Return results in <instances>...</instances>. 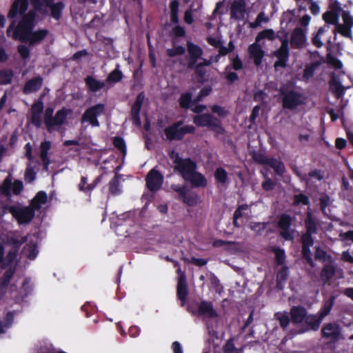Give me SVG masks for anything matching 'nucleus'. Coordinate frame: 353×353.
I'll list each match as a JSON object with an SVG mask.
<instances>
[{"label":"nucleus","instance_id":"obj_1","mask_svg":"<svg viewBox=\"0 0 353 353\" xmlns=\"http://www.w3.org/2000/svg\"><path fill=\"white\" fill-rule=\"evenodd\" d=\"M304 224L306 232L303 234L301 237L302 244L301 254L303 259L306 261L307 263L312 268H314L315 263L312 258L310 247L314 245V241L312 236L317 233L318 228L317 222L310 210H308L306 213Z\"/></svg>","mask_w":353,"mask_h":353},{"label":"nucleus","instance_id":"obj_2","mask_svg":"<svg viewBox=\"0 0 353 353\" xmlns=\"http://www.w3.org/2000/svg\"><path fill=\"white\" fill-rule=\"evenodd\" d=\"M206 109V106L203 104L196 105L192 110L197 114L193 117V123L199 128H208L210 130L214 132L216 137L223 135L225 130L222 125L221 121L210 113L201 114Z\"/></svg>","mask_w":353,"mask_h":353},{"label":"nucleus","instance_id":"obj_3","mask_svg":"<svg viewBox=\"0 0 353 353\" xmlns=\"http://www.w3.org/2000/svg\"><path fill=\"white\" fill-rule=\"evenodd\" d=\"M279 93L284 109L293 110L305 103L303 94L292 89L289 85L281 86Z\"/></svg>","mask_w":353,"mask_h":353},{"label":"nucleus","instance_id":"obj_4","mask_svg":"<svg viewBox=\"0 0 353 353\" xmlns=\"http://www.w3.org/2000/svg\"><path fill=\"white\" fill-rule=\"evenodd\" d=\"M33 8L37 12L45 14L48 11L46 8L50 9V14L56 20H59L62 16V12L65 8L63 1L54 3V0H30Z\"/></svg>","mask_w":353,"mask_h":353},{"label":"nucleus","instance_id":"obj_5","mask_svg":"<svg viewBox=\"0 0 353 353\" xmlns=\"http://www.w3.org/2000/svg\"><path fill=\"white\" fill-rule=\"evenodd\" d=\"M28 8V0H14L8 12V17L14 19L17 17V14H19L23 15L22 18L23 19L34 27V21L36 18V12L37 11L33 8V10H30L26 14Z\"/></svg>","mask_w":353,"mask_h":353},{"label":"nucleus","instance_id":"obj_6","mask_svg":"<svg viewBox=\"0 0 353 353\" xmlns=\"http://www.w3.org/2000/svg\"><path fill=\"white\" fill-rule=\"evenodd\" d=\"M174 170L178 172L184 180L196 170V163L190 158H181L179 154H176V158L173 160Z\"/></svg>","mask_w":353,"mask_h":353},{"label":"nucleus","instance_id":"obj_7","mask_svg":"<svg viewBox=\"0 0 353 353\" xmlns=\"http://www.w3.org/2000/svg\"><path fill=\"white\" fill-rule=\"evenodd\" d=\"M252 158L256 163L260 165L270 166L278 176H282L285 172L284 163L276 158L268 157L263 153H254Z\"/></svg>","mask_w":353,"mask_h":353},{"label":"nucleus","instance_id":"obj_8","mask_svg":"<svg viewBox=\"0 0 353 353\" xmlns=\"http://www.w3.org/2000/svg\"><path fill=\"white\" fill-rule=\"evenodd\" d=\"M10 214L19 225H23L31 222L34 217L35 212L30 205L21 206L18 204L11 205Z\"/></svg>","mask_w":353,"mask_h":353},{"label":"nucleus","instance_id":"obj_9","mask_svg":"<svg viewBox=\"0 0 353 353\" xmlns=\"http://www.w3.org/2000/svg\"><path fill=\"white\" fill-rule=\"evenodd\" d=\"M195 127L192 125H186L181 128H177L170 125L164 130L165 135L170 141H181L185 134H193L195 133Z\"/></svg>","mask_w":353,"mask_h":353},{"label":"nucleus","instance_id":"obj_10","mask_svg":"<svg viewBox=\"0 0 353 353\" xmlns=\"http://www.w3.org/2000/svg\"><path fill=\"white\" fill-rule=\"evenodd\" d=\"M321 336L332 343H336L343 339L341 327L336 322L325 323L321 328Z\"/></svg>","mask_w":353,"mask_h":353},{"label":"nucleus","instance_id":"obj_11","mask_svg":"<svg viewBox=\"0 0 353 353\" xmlns=\"http://www.w3.org/2000/svg\"><path fill=\"white\" fill-rule=\"evenodd\" d=\"M105 112V105L103 103H97L85 110L81 117V122L88 121L93 127H99L100 125L97 117L101 115Z\"/></svg>","mask_w":353,"mask_h":353},{"label":"nucleus","instance_id":"obj_12","mask_svg":"<svg viewBox=\"0 0 353 353\" xmlns=\"http://www.w3.org/2000/svg\"><path fill=\"white\" fill-rule=\"evenodd\" d=\"M146 187L150 192H157L163 183V174L155 168L149 171L145 177Z\"/></svg>","mask_w":353,"mask_h":353},{"label":"nucleus","instance_id":"obj_13","mask_svg":"<svg viewBox=\"0 0 353 353\" xmlns=\"http://www.w3.org/2000/svg\"><path fill=\"white\" fill-rule=\"evenodd\" d=\"M274 55L277 58V60L274 62V67L275 68H285L290 55L289 42L287 39L281 41L280 48L274 51Z\"/></svg>","mask_w":353,"mask_h":353},{"label":"nucleus","instance_id":"obj_14","mask_svg":"<svg viewBox=\"0 0 353 353\" xmlns=\"http://www.w3.org/2000/svg\"><path fill=\"white\" fill-rule=\"evenodd\" d=\"M31 31L25 26L20 27L19 23L16 26V21L14 19L7 30V34L9 36L12 32V37L14 39H18L21 42H27Z\"/></svg>","mask_w":353,"mask_h":353},{"label":"nucleus","instance_id":"obj_15","mask_svg":"<svg viewBox=\"0 0 353 353\" xmlns=\"http://www.w3.org/2000/svg\"><path fill=\"white\" fill-rule=\"evenodd\" d=\"M292 219L290 215L283 213L279 217L278 227L281 230L280 235L285 240L290 241L294 239L293 232L290 231Z\"/></svg>","mask_w":353,"mask_h":353},{"label":"nucleus","instance_id":"obj_16","mask_svg":"<svg viewBox=\"0 0 353 353\" xmlns=\"http://www.w3.org/2000/svg\"><path fill=\"white\" fill-rule=\"evenodd\" d=\"M145 99V94L143 92H139L135 99L134 104L132 105L130 110L131 119L132 123L140 127L141 125V121L140 118V112L141 110L142 105Z\"/></svg>","mask_w":353,"mask_h":353},{"label":"nucleus","instance_id":"obj_17","mask_svg":"<svg viewBox=\"0 0 353 353\" xmlns=\"http://www.w3.org/2000/svg\"><path fill=\"white\" fill-rule=\"evenodd\" d=\"M43 102L39 99L37 101H35L30 110V121L32 124L37 128L41 127L42 121H41V114L43 111Z\"/></svg>","mask_w":353,"mask_h":353},{"label":"nucleus","instance_id":"obj_18","mask_svg":"<svg viewBox=\"0 0 353 353\" xmlns=\"http://www.w3.org/2000/svg\"><path fill=\"white\" fill-rule=\"evenodd\" d=\"M102 174L97 176L92 183H88L87 176H82L79 183L77 185L78 190L83 192L86 196L90 199L92 190L97 187V185L101 181Z\"/></svg>","mask_w":353,"mask_h":353},{"label":"nucleus","instance_id":"obj_19","mask_svg":"<svg viewBox=\"0 0 353 353\" xmlns=\"http://www.w3.org/2000/svg\"><path fill=\"white\" fill-rule=\"evenodd\" d=\"M246 3L245 0H234L230 6L231 19L241 21L245 17L246 12Z\"/></svg>","mask_w":353,"mask_h":353},{"label":"nucleus","instance_id":"obj_20","mask_svg":"<svg viewBox=\"0 0 353 353\" xmlns=\"http://www.w3.org/2000/svg\"><path fill=\"white\" fill-rule=\"evenodd\" d=\"M188 288L186 281V276L184 272L181 273L178 279L176 287V296L179 300L181 302V305H183L188 298Z\"/></svg>","mask_w":353,"mask_h":353},{"label":"nucleus","instance_id":"obj_21","mask_svg":"<svg viewBox=\"0 0 353 353\" xmlns=\"http://www.w3.org/2000/svg\"><path fill=\"white\" fill-rule=\"evenodd\" d=\"M198 315L214 319L219 316L217 312L213 307L212 301L202 300L198 305Z\"/></svg>","mask_w":353,"mask_h":353},{"label":"nucleus","instance_id":"obj_22","mask_svg":"<svg viewBox=\"0 0 353 353\" xmlns=\"http://www.w3.org/2000/svg\"><path fill=\"white\" fill-rule=\"evenodd\" d=\"M306 32L301 28H296L291 34V46L292 48L301 49L304 47L306 42Z\"/></svg>","mask_w":353,"mask_h":353},{"label":"nucleus","instance_id":"obj_23","mask_svg":"<svg viewBox=\"0 0 353 353\" xmlns=\"http://www.w3.org/2000/svg\"><path fill=\"white\" fill-rule=\"evenodd\" d=\"M307 310L302 305H294L290 308V316L294 324H300L304 322L307 317Z\"/></svg>","mask_w":353,"mask_h":353},{"label":"nucleus","instance_id":"obj_24","mask_svg":"<svg viewBox=\"0 0 353 353\" xmlns=\"http://www.w3.org/2000/svg\"><path fill=\"white\" fill-rule=\"evenodd\" d=\"M43 79L41 76H37L28 80L23 88V92L28 94L38 91L42 86Z\"/></svg>","mask_w":353,"mask_h":353},{"label":"nucleus","instance_id":"obj_25","mask_svg":"<svg viewBox=\"0 0 353 353\" xmlns=\"http://www.w3.org/2000/svg\"><path fill=\"white\" fill-rule=\"evenodd\" d=\"M257 43L258 42L252 43L249 46V53L250 57L253 59L254 64L258 66L262 63L264 51Z\"/></svg>","mask_w":353,"mask_h":353},{"label":"nucleus","instance_id":"obj_26","mask_svg":"<svg viewBox=\"0 0 353 353\" xmlns=\"http://www.w3.org/2000/svg\"><path fill=\"white\" fill-rule=\"evenodd\" d=\"M322 321L323 319L319 315L317 316L315 314H307V317H305L304 322L308 326V329L301 330L299 333H303L308 330L317 331L320 327Z\"/></svg>","mask_w":353,"mask_h":353},{"label":"nucleus","instance_id":"obj_27","mask_svg":"<svg viewBox=\"0 0 353 353\" xmlns=\"http://www.w3.org/2000/svg\"><path fill=\"white\" fill-rule=\"evenodd\" d=\"M330 90L334 97L339 99L342 98L345 94V88L341 83L335 77H332L329 82Z\"/></svg>","mask_w":353,"mask_h":353},{"label":"nucleus","instance_id":"obj_28","mask_svg":"<svg viewBox=\"0 0 353 353\" xmlns=\"http://www.w3.org/2000/svg\"><path fill=\"white\" fill-rule=\"evenodd\" d=\"M48 201V196L46 192L39 191L35 196L31 200L30 206L34 209V211L39 210L41 205L46 204Z\"/></svg>","mask_w":353,"mask_h":353},{"label":"nucleus","instance_id":"obj_29","mask_svg":"<svg viewBox=\"0 0 353 353\" xmlns=\"http://www.w3.org/2000/svg\"><path fill=\"white\" fill-rule=\"evenodd\" d=\"M188 177L189 178H188L186 181H189L193 187H205L207 185V180L205 176L201 173L198 172L196 170Z\"/></svg>","mask_w":353,"mask_h":353},{"label":"nucleus","instance_id":"obj_30","mask_svg":"<svg viewBox=\"0 0 353 353\" xmlns=\"http://www.w3.org/2000/svg\"><path fill=\"white\" fill-rule=\"evenodd\" d=\"M71 112L70 110L67 109L66 108H62L61 110H58L54 119L51 123L52 124V130L54 126H61L65 122L67 119L68 114Z\"/></svg>","mask_w":353,"mask_h":353},{"label":"nucleus","instance_id":"obj_31","mask_svg":"<svg viewBox=\"0 0 353 353\" xmlns=\"http://www.w3.org/2000/svg\"><path fill=\"white\" fill-rule=\"evenodd\" d=\"M48 30L46 29H41L34 32H32V30L28 41H29L30 46L39 43L46 38L48 34Z\"/></svg>","mask_w":353,"mask_h":353},{"label":"nucleus","instance_id":"obj_32","mask_svg":"<svg viewBox=\"0 0 353 353\" xmlns=\"http://www.w3.org/2000/svg\"><path fill=\"white\" fill-rule=\"evenodd\" d=\"M336 274V268L333 264H325L323 265L320 273L321 279L327 283L332 279Z\"/></svg>","mask_w":353,"mask_h":353},{"label":"nucleus","instance_id":"obj_33","mask_svg":"<svg viewBox=\"0 0 353 353\" xmlns=\"http://www.w3.org/2000/svg\"><path fill=\"white\" fill-rule=\"evenodd\" d=\"M85 83L88 89L92 92L99 91L105 86V83L103 81H99L92 76H88L85 79Z\"/></svg>","mask_w":353,"mask_h":353},{"label":"nucleus","instance_id":"obj_34","mask_svg":"<svg viewBox=\"0 0 353 353\" xmlns=\"http://www.w3.org/2000/svg\"><path fill=\"white\" fill-rule=\"evenodd\" d=\"M336 300L335 296H331L327 300L325 301L322 307L321 308L319 314L321 317V319H324L326 316H327L334 304Z\"/></svg>","mask_w":353,"mask_h":353},{"label":"nucleus","instance_id":"obj_35","mask_svg":"<svg viewBox=\"0 0 353 353\" xmlns=\"http://www.w3.org/2000/svg\"><path fill=\"white\" fill-rule=\"evenodd\" d=\"M109 192L114 196L118 195L121 192L120 176L119 174H116L109 182Z\"/></svg>","mask_w":353,"mask_h":353},{"label":"nucleus","instance_id":"obj_36","mask_svg":"<svg viewBox=\"0 0 353 353\" xmlns=\"http://www.w3.org/2000/svg\"><path fill=\"white\" fill-rule=\"evenodd\" d=\"M187 49L189 56L193 58L201 59L203 54L202 48L191 41L187 42Z\"/></svg>","mask_w":353,"mask_h":353},{"label":"nucleus","instance_id":"obj_37","mask_svg":"<svg viewBox=\"0 0 353 353\" xmlns=\"http://www.w3.org/2000/svg\"><path fill=\"white\" fill-rule=\"evenodd\" d=\"M179 2L177 0H172L170 4V19L172 23L177 24L179 23Z\"/></svg>","mask_w":353,"mask_h":353},{"label":"nucleus","instance_id":"obj_38","mask_svg":"<svg viewBox=\"0 0 353 353\" xmlns=\"http://www.w3.org/2000/svg\"><path fill=\"white\" fill-rule=\"evenodd\" d=\"M14 72L11 69L0 70V85H8L12 82Z\"/></svg>","mask_w":353,"mask_h":353},{"label":"nucleus","instance_id":"obj_39","mask_svg":"<svg viewBox=\"0 0 353 353\" xmlns=\"http://www.w3.org/2000/svg\"><path fill=\"white\" fill-rule=\"evenodd\" d=\"M54 108L48 107L44 112L43 121L48 132L52 131V121L54 119L53 117Z\"/></svg>","mask_w":353,"mask_h":353},{"label":"nucleus","instance_id":"obj_40","mask_svg":"<svg viewBox=\"0 0 353 353\" xmlns=\"http://www.w3.org/2000/svg\"><path fill=\"white\" fill-rule=\"evenodd\" d=\"M192 98L191 92H187L181 94L179 100L180 107L183 109H189L192 103Z\"/></svg>","mask_w":353,"mask_h":353},{"label":"nucleus","instance_id":"obj_41","mask_svg":"<svg viewBox=\"0 0 353 353\" xmlns=\"http://www.w3.org/2000/svg\"><path fill=\"white\" fill-rule=\"evenodd\" d=\"M12 176L10 174L7 176V177L4 179L2 185L0 186V192L2 194L9 196L11 194V189H12Z\"/></svg>","mask_w":353,"mask_h":353},{"label":"nucleus","instance_id":"obj_42","mask_svg":"<svg viewBox=\"0 0 353 353\" xmlns=\"http://www.w3.org/2000/svg\"><path fill=\"white\" fill-rule=\"evenodd\" d=\"M199 200V196L196 193H188L186 192L184 197L181 201L188 206H194L197 204Z\"/></svg>","mask_w":353,"mask_h":353},{"label":"nucleus","instance_id":"obj_43","mask_svg":"<svg viewBox=\"0 0 353 353\" xmlns=\"http://www.w3.org/2000/svg\"><path fill=\"white\" fill-rule=\"evenodd\" d=\"M275 38V33L272 29H265L261 31L256 37V42H259L262 39H267L272 41Z\"/></svg>","mask_w":353,"mask_h":353},{"label":"nucleus","instance_id":"obj_44","mask_svg":"<svg viewBox=\"0 0 353 353\" xmlns=\"http://www.w3.org/2000/svg\"><path fill=\"white\" fill-rule=\"evenodd\" d=\"M214 178L217 183L225 184L228 180V172L223 168H218L214 172Z\"/></svg>","mask_w":353,"mask_h":353},{"label":"nucleus","instance_id":"obj_45","mask_svg":"<svg viewBox=\"0 0 353 353\" xmlns=\"http://www.w3.org/2000/svg\"><path fill=\"white\" fill-rule=\"evenodd\" d=\"M339 18V13H334L330 11H327L323 14V19L328 24L336 26L338 24Z\"/></svg>","mask_w":353,"mask_h":353},{"label":"nucleus","instance_id":"obj_46","mask_svg":"<svg viewBox=\"0 0 353 353\" xmlns=\"http://www.w3.org/2000/svg\"><path fill=\"white\" fill-rule=\"evenodd\" d=\"M317 66V63H312L310 65H307L303 70V79L304 81H307L311 79L314 76Z\"/></svg>","mask_w":353,"mask_h":353},{"label":"nucleus","instance_id":"obj_47","mask_svg":"<svg viewBox=\"0 0 353 353\" xmlns=\"http://www.w3.org/2000/svg\"><path fill=\"white\" fill-rule=\"evenodd\" d=\"M114 146L119 150L122 155L124 157L127 153L126 145L124 139L121 137H115L113 139Z\"/></svg>","mask_w":353,"mask_h":353},{"label":"nucleus","instance_id":"obj_48","mask_svg":"<svg viewBox=\"0 0 353 353\" xmlns=\"http://www.w3.org/2000/svg\"><path fill=\"white\" fill-rule=\"evenodd\" d=\"M275 318L279 321L280 326L283 330H285L288 327L291 321L290 318L286 313L281 314L277 312L275 314Z\"/></svg>","mask_w":353,"mask_h":353},{"label":"nucleus","instance_id":"obj_49","mask_svg":"<svg viewBox=\"0 0 353 353\" xmlns=\"http://www.w3.org/2000/svg\"><path fill=\"white\" fill-rule=\"evenodd\" d=\"M314 258L316 260H322L323 261H332L331 256L319 246L315 248Z\"/></svg>","mask_w":353,"mask_h":353},{"label":"nucleus","instance_id":"obj_50","mask_svg":"<svg viewBox=\"0 0 353 353\" xmlns=\"http://www.w3.org/2000/svg\"><path fill=\"white\" fill-rule=\"evenodd\" d=\"M122 78V72L119 68H116L108 74L106 81L110 83H117L120 81Z\"/></svg>","mask_w":353,"mask_h":353},{"label":"nucleus","instance_id":"obj_51","mask_svg":"<svg viewBox=\"0 0 353 353\" xmlns=\"http://www.w3.org/2000/svg\"><path fill=\"white\" fill-rule=\"evenodd\" d=\"M15 273V269L13 268H8L3 274L1 277V285L3 287H8L9 285L10 280L13 277Z\"/></svg>","mask_w":353,"mask_h":353},{"label":"nucleus","instance_id":"obj_52","mask_svg":"<svg viewBox=\"0 0 353 353\" xmlns=\"http://www.w3.org/2000/svg\"><path fill=\"white\" fill-rule=\"evenodd\" d=\"M273 252L275 254L276 263L280 265H283L286 258L285 250L280 248H274Z\"/></svg>","mask_w":353,"mask_h":353},{"label":"nucleus","instance_id":"obj_53","mask_svg":"<svg viewBox=\"0 0 353 353\" xmlns=\"http://www.w3.org/2000/svg\"><path fill=\"white\" fill-rule=\"evenodd\" d=\"M185 52V49L182 46H177L173 48H168L166 50V54L168 57L172 58L178 55H183Z\"/></svg>","mask_w":353,"mask_h":353},{"label":"nucleus","instance_id":"obj_54","mask_svg":"<svg viewBox=\"0 0 353 353\" xmlns=\"http://www.w3.org/2000/svg\"><path fill=\"white\" fill-rule=\"evenodd\" d=\"M265 181L261 183V188L264 191H272L276 186V182L272 181L268 175L264 174Z\"/></svg>","mask_w":353,"mask_h":353},{"label":"nucleus","instance_id":"obj_55","mask_svg":"<svg viewBox=\"0 0 353 353\" xmlns=\"http://www.w3.org/2000/svg\"><path fill=\"white\" fill-rule=\"evenodd\" d=\"M301 203L305 205H310L309 197L303 193H301L299 194H295L294 196V204L295 205H299Z\"/></svg>","mask_w":353,"mask_h":353},{"label":"nucleus","instance_id":"obj_56","mask_svg":"<svg viewBox=\"0 0 353 353\" xmlns=\"http://www.w3.org/2000/svg\"><path fill=\"white\" fill-rule=\"evenodd\" d=\"M325 29L323 27L320 28L316 34L312 37V43L316 48L323 46V42L321 40V36L325 32Z\"/></svg>","mask_w":353,"mask_h":353},{"label":"nucleus","instance_id":"obj_57","mask_svg":"<svg viewBox=\"0 0 353 353\" xmlns=\"http://www.w3.org/2000/svg\"><path fill=\"white\" fill-rule=\"evenodd\" d=\"M230 70V65L226 66L225 69V78L230 83H233L239 79V76L236 72H231Z\"/></svg>","mask_w":353,"mask_h":353},{"label":"nucleus","instance_id":"obj_58","mask_svg":"<svg viewBox=\"0 0 353 353\" xmlns=\"http://www.w3.org/2000/svg\"><path fill=\"white\" fill-rule=\"evenodd\" d=\"M210 109L213 113L216 114L220 118H225L229 114V112L225 110V108L219 105H213L211 106Z\"/></svg>","mask_w":353,"mask_h":353},{"label":"nucleus","instance_id":"obj_59","mask_svg":"<svg viewBox=\"0 0 353 353\" xmlns=\"http://www.w3.org/2000/svg\"><path fill=\"white\" fill-rule=\"evenodd\" d=\"M289 276V268L286 265H283L277 272L276 279L278 282L283 281H286Z\"/></svg>","mask_w":353,"mask_h":353},{"label":"nucleus","instance_id":"obj_60","mask_svg":"<svg viewBox=\"0 0 353 353\" xmlns=\"http://www.w3.org/2000/svg\"><path fill=\"white\" fill-rule=\"evenodd\" d=\"M336 29L337 32L345 37L349 38L352 37L351 27L338 23L336 26Z\"/></svg>","mask_w":353,"mask_h":353},{"label":"nucleus","instance_id":"obj_61","mask_svg":"<svg viewBox=\"0 0 353 353\" xmlns=\"http://www.w3.org/2000/svg\"><path fill=\"white\" fill-rule=\"evenodd\" d=\"M268 223L265 222H252L250 223V228L258 234L261 233L267 227Z\"/></svg>","mask_w":353,"mask_h":353},{"label":"nucleus","instance_id":"obj_62","mask_svg":"<svg viewBox=\"0 0 353 353\" xmlns=\"http://www.w3.org/2000/svg\"><path fill=\"white\" fill-rule=\"evenodd\" d=\"M195 74L198 78V81L199 82L203 81L205 74H206V70L205 67L202 66L201 64H196L195 68Z\"/></svg>","mask_w":353,"mask_h":353},{"label":"nucleus","instance_id":"obj_63","mask_svg":"<svg viewBox=\"0 0 353 353\" xmlns=\"http://www.w3.org/2000/svg\"><path fill=\"white\" fill-rule=\"evenodd\" d=\"M236 350V348L234 346V339H229L225 344L223 347V351L224 353H233Z\"/></svg>","mask_w":353,"mask_h":353},{"label":"nucleus","instance_id":"obj_64","mask_svg":"<svg viewBox=\"0 0 353 353\" xmlns=\"http://www.w3.org/2000/svg\"><path fill=\"white\" fill-rule=\"evenodd\" d=\"M23 190V184L21 181L17 179L12 183V190L14 194H20Z\"/></svg>","mask_w":353,"mask_h":353}]
</instances>
